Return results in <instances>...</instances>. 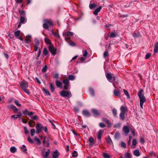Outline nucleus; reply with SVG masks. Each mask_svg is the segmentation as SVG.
<instances>
[{"label": "nucleus", "mask_w": 158, "mask_h": 158, "mask_svg": "<svg viewBox=\"0 0 158 158\" xmlns=\"http://www.w3.org/2000/svg\"><path fill=\"white\" fill-rule=\"evenodd\" d=\"M19 12L21 15H25V13L23 10H19Z\"/></svg>", "instance_id": "53"}, {"label": "nucleus", "mask_w": 158, "mask_h": 158, "mask_svg": "<svg viewBox=\"0 0 158 158\" xmlns=\"http://www.w3.org/2000/svg\"><path fill=\"white\" fill-rule=\"evenodd\" d=\"M70 45L74 47L76 45V44L73 42H72L71 40H70Z\"/></svg>", "instance_id": "54"}, {"label": "nucleus", "mask_w": 158, "mask_h": 158, "mask_svg": "<svg viewBox=\"0 0 158 158\" xmlns=\"http://www.w3.org/2000/svg\"><path fill=\"white\" fill-rule=\"evenodd\" d=\"M124 157L125 158H132V155L130 153L125 152L124 153Z\"/></svg>", "instance_id": "20"}, {"label": "nucleus", "mask_w": 158, "mask_h": 158, "mask_svg": "<svg viewBox=\"0 0 158 158\" xmlns=\"http://www.w3.org/2000/svg\"><path fill=\"white\" fill-rule=\"evenodd\" d=\"M69 80L68 79H66L63 81V82L64 84V89H66L69 87Z\"/></svg>", "instance_id": "10"}, {"label": "nucleus", "mask_w": 158, "mask_h": 158, "mask_svg": "<svg viewBox=\"0 0 158 158\" xmlns=\"http://www.w3.org/2000/svg\"><path fill=\"white\" fill-rule=\"evenodd\" d=\"M112 113L114 117H116L117 116V110L115 108H113L112 110Z\"/></svg>", "instance_id": "30"}, {"label": "nucleus", "mask_w": 158, "mask_h": 158, "mask_svg": "<svg viewBox=\"0 0 158 158\" xmlns=\"http://www.w3.org/2000/svg\"><path fill=\"white\" fill-rule=\"evenodd\" d=\"M51 91L52 92H53L54 91V88L52 83H51L50 86Z\"/></svg>", "instance_id": "48"}, {"label": "nucleus", "mask_w": 158, "mask_h": 158, "mask_svg": "<svg viewBox=\"0 0 158 158\" xmlns=\"http://www.w3.org/2000/svg\"><path fill=\"white\" fill-rule=\"evenodd\" d=\"M123 131L126 135L128 134L129 132V128L128 127L126 126H125L123 127Z\"/></svg>", "instance_id": "9"}, {"label": "nucleus", "mask_w": 158, "mask_h": 158, "mask_svg": "<svg viewBox=\"0 0 158 158\" xmlns=\"http://www.w3.org/2000/svg\"><path fill=\"white\" fill-rule=\"evenodd\" d=\"M63 35L64 37L65 40L69 43V32H64Z\"/></svg>", "instance_id": "6"}, {"label": "nucleus", "mask_w": 158, "mask_h": 158, "mask_svg": "<svg viewBox=\"0 0 158 158\" xmlns=\"http://www.w3.org/2000/svg\"><path fill=\"white\" fill-rule=\"evenodd\" d=\"M44 41L46 44H49V45H50L51 44H52L51 43L50 40L47 38H45Z\"/></svg>", "instance_id": "31"}, {"label": "nucleus", "mask_w": 158, "mask_h": 158, "mask_svg": "<svg viewBox=\"0 0 158 158\" xmlns=\"http://www.w3.org/2000/svg\"><path fill=\"white\" fill-rule=\"evenodd\" d=\"M51 31L53 34L54 35L55 37L57 38L59 37V35L57 33H55L53 29Z\"/></svg>", "instance_id": "34"}, {"label": "nucleus", "mask_w": 158, "mask_h": 158, "mask_svg": "<svg viewBox=\"0 0 158 158\" xmlns=\"http://www.w3.org/2000/svg\"><path fill=\"white\" fill-rule=\"evenodd\" d=\"M96 6V5L94 3H92L89 5V7L90 9L94 8Z\"/></svg>", "instance_id": "38"}, {"label": "nucleus", "mask_w": 158, "mask_h": 158, "mask_svg": "<svg viewBox=\"0 0 158 158\" xmlns=\"http://www.w3.org/2000/svg\"><path fill=\"white\" fill-rule=\"evenodd\" d=\"M121 125V123H118L116 124H115L114 127L115 128H120Z\"/></svg>", "instance_id": "35"}, {"label": "nucleus", "mask_w": 158, "mask_h": 158, "mask_svg": "<svg viewBox=\"0 0 158 158\" xmlns=\"http://www.w3.org/2000/svg\"><path fill=\"white\" fill-rule=\"evenodd\" d=\"M16 115V117H15V118H21L22 116V114L20 112H19L18 114Z\"/></svg>", "instance_id": "58"}, {"label": "nucleus", "mask_w": 158, "mask_h": 158, "mask_svg": "<svg viewBox=\"0 0 158 158\" xmlns=\"http://www.w3.org/2000/svg\"><path fill=\"white\" fill-rule=\"evenodd\" d=\"M15 103L17 106L20 107L21 106V105L19 103V102L17 100H15Z\"/></svg>", "instance_id": "50"}, {"label": "nucleus", "mask_w": 158, "mask_h": 158, "mask_svg": "<svg viewBox=\"0 0 158 158\" xmlns=\"http://www.w3.org/2000/svg\"><path fill=\"white\" fill-rule=\"evenodd\" d=\"M121 147L124 148H126V144L124 142H121Z\"/></svg>", "instance_id": "63"}, {"label": "nucleus", "mask_w": 158, "mask_h": 158, "mask_svg": "<svg viewBox=\"0 0 158 158\" xmlns=\"http://www.w3.org/2000/svg\"><path fill=\"white\" fill-rule=\"evenodd\" d=\"M35 140L37 142V144H40V139L36 137H35Z\"/></svg>", "instance_id": "51"}, {"label": "nucleus", "mask_w": 158, "mask_h": 158, "mask_svg": "<svg viewBox=\"0 0 158 158\" xmlns=\"http://www.w3.org/2000/svg\"><path fill=\"white\" fill-rule=\"evenodd\" d=\"M99 126L100 127L102 128H104L106 126L105 124L102 123H100L99 124Z\"/></svg>", "instance_id": "59"}, {"label": "nucleus", "mask_w": 158, "mask_h": 158, "mask_svg": "<svg viewBox=\"0 0 158 158\" xmlns=\"http://www.w3.org/2000/svg\"><path fill=\"white\" fill-rule=\"evenodd\" d=\"M123 91L124 94L127 96V98H130V97L128 92L125 89H123Z\"/></svg>", "instance_id": "28"}, {"label": "nucleus", "mask_w": 158, "mask_h": 158, "mask_svg": "<svg viewBox=\"0 0 158 158\" xmlns=\"http://www.w3.org/2000/svg\"><path fill=\"white\" fill-rule=\"evenodd\" d=\"M102 7L101 6H99L98 8H97L95 10L94 13V14L95 15H98V12L100 11Z\"/></svg>", "instance_id": "18"}, {"label": "nucleus", "mask_w": 158, "mask_h": 158, "mask_svg": "<svg viewBox=\"0 0 158 158\" xmlns=\"http://www.w3.org/2000/svg\"><path fill=\"white\" fill-rule=\"evenodd\" d=\"M52 156L53 158H57L59 156V153L57 150L53 152Z\"/></svg>", "instance_id": "16"}, {"label": "nucleus", "mask_w": 158, "mask_h": 158, "mask_svg": "<svg viewBox=\"0 0 158 158\" xmlns=\"http://www.w3.org/2000/svg\"><path fill=\"white\" fill-rule=\"evenodd\" d=\"M60 93V95L63 97H66L68 96L69 94L68 91L64 90H63Z\"/></svg>", "instance_id": "11"}, {"label": "nucleus", "mask_w": 158, "mask_h": 158, "mask_svg": "<svg viewBox=\"0 0 158 158\" xmlns=\"http://www.w3.org/2000/svg\"><path fill=\"white\" fill-rule=\"evenodd\" d=\"M50 150L49 149L47 150V151L42 153V155L43 158H48V156L49 154Z\"/></svg>", "instance_id": "8"}, {"label": "nucleus", "mask_w": 158, "mask_h": 158, "mask_svg": "<svg viewBox=\"0 0 158 158\" xmlns=\"http://www.w3.org/2000/svg\"><path fill=\"white\" fill-rule=\"evenodd\" d=\"M71 131H72V133H73V134L74 135L76 136H77L78 137L79 135V134L76 132L74 130H71Z\"/></svg>", "instance_id": "57"}, {"label": "nucleus", "mask_w": 158, "mask_h": 158, "mask_svg": "<svg viewBox=\"0 0 158 158\" xmlns=\"http://www.w3.org/2000/svg\"><path fill=\"white\" fill-rule=\"evenodd\" d=\"M114 138L116 139H118L120 137V134L118 131L116 132L114 135Z\"/></svg>", "instance_id": "37"}, {"label": "nucleus", "mask_w": 158, "mask_h": 158, "mask_svg": "<svg viewBox=\"0 0 158 158\" xmlns=\"http://www.w3.org/2000/svg\"><path fill=\"white\" fill-rule=\"evenodd\" d=\"M102 120L104 122L106 123L107 124H109L110 123L109 121L106 118H102Z\"/></svg>", "instance_id": "45"}, {"label": "nucleus", "mask_w": 158, "mask_h": 158, "mask_svg": "<svg viewBox=\"0 0 158 158\" xmlns=\"http://www.w3.org/2000/svg\"><path fill=\"white\" fill-rule=\"evenodd\" d=\"M92 111L94 116L95 117H96L99 116V113L97 110L95 109H92Z\"/></svg>", "instance_id": "14"}, {"label": "nucleus", "mask_w": 158, "mask_h": 158, "mask_svg": "<svg viewBox=\"0 0 158 158\" xmlns=\"http://www.w3.org/2000/svg\"><path fill=\"white\" fill-rule=\"evenodd\" d=\"M35 128H36V133L37 134H38L41 132L43 128V126L41 124L37 123L36 125Z\"/></svg>", "instance_id": "3"}, {"label": "nucleus", "mask_w": 158, "mask_h": 158, "mask_svg": "<svg viewBox=\"0 0 158 158\" xmlns=\"http://www.w3.org/2000/svg\"><path fill=\"white\" fill-rule=\"evenodd\" d=\"M48 49L51 53L53 55L56 54V49L54 48L53 44H51L48 47Z\"/></svg>", "instance_id": "2"}, {"label": "nucleus", "mask_w": 158, "mask_h": 158, "mask_svg": "<svg viewBox=\"0 0 158 158\" xmlns=\"http://www.w3.org/2000/svg\"><path fill=\"white\" fill-rule=\"evenodd\" d=\"M31 135L32 136H34L35 133V130L34 129H32L30 130Z\"/></svg>", "instance_id": "46"}, {"label": "nucleus", "mask_w": 158, "mask_h": 158, "mask_svg": "<svg viewBox=\"0 0 158 158\" xmlns=\"http://www.w3.org/2000/svg\"><path fill=\"white\" fill-rule=\"evenodd\" d=\"M120 113H126L128 111V109L126 106H122L120 108Z\"/></svg>", "instance_id": "7"}, {"label": "nucleus", "mask_w": 158, "mask_h": 158, "mask_svg": "<svg viewBox=\"0 0 158 158\" xmlns=\"http://www.w3.org/2000/svg\"><path fill=\"white\" fill-rule=\"evenodd\" d=\"M47 69V66L45 65L42 69V71L43 72H45L46 71Z\"/></svg>", "instance_id": "62"}, {"label": "nucleus", "mask_w": 158, "mask_h": 158, "mask_svg": "<svg viewBox=\"0 0 158 158\" xmlns=\"http://www.w3.org/2000/svg\"><path fill=\"white\" fill-rule=\"evenodd\" d=\"M44 22L47 23L48 26H51L52 25V21L49 19H45Z\"/></svg>", "instance_id": "22"}, {"label": "nucleus", "mask_w": 158, "mask_h": 158, "mask_svg": "<svg viewBox=\"0 0 158 158\" xmlns=\"http://www.w3.org/2000/svg\"><path fill=\"white\" fill-rule=\"evenodd\" d=\"M109 54L108 52V51H105L103 54V57L104 58H106L107 56H108Z\"/></svg>", "instance_id": "42"}, {"label": "nucleus", "mask_w": 158, "mask_h": 158, "mask_svg": "<svg viewBox=\"0 0 158 158\" xmlns=\"http://www.w3.org/2000/svg\"><path fill=\"white\" fill-rule=\"evenodd\" d=\"M117 35V32H112L110 33V38H114L116 37Z\"/></svg>", "instance_id": "25"}, {"label": "nucleus", "mask_w": 158, "mask_h": 158, "mask_svg": "<svg viewBox=\"0 0 158 158\" xmlns=\"http://www.w3.org/2000/svg\"><path fill=\"white\" fill-rule=\"evenodd\" d=\"M27 140L30 143H33V141L31 139L30 136L28 137Z\"/></svg>", "instance_id": "49"}, {"label": "nucleus", "mask_w": 158, "mask_h": 158, "mask_svg": "<svg viewBox=\"0 0 158 158\" xmlns=\"http://www.w3.org/2000/svg\"><path fill=\"white\" fill-rule=\"evenodd\" d=\"M43 92H44L47 95H50V94L48 90L45 89L44 88H43Z\"/></svg>", "instance_id": "36"}, {"label": "nucleus", "mask_w": 158, "mask_h": 158, "mask_svg": "<svg viewBox=\"0 0 158 158\" xmlns=\"http://www.w3.org/2000/svg\"><path fill=\"white\" fill-rule=\"evenodd\" d=\"M103 132V131L102 130H99L97 133V138L99 140H101V136L102 134V133Z\"/></svg>", "instance_id": "13"}, {"label": "nucleus", "mask_w": 158, "mask_h": 158, "mask_svg": "<svg viewBox=\"0 0 158 158\" xmlns=\"http://www.w3.org/2000/svg\"><path fill=\"white\" fill-rule=\"evenodd\" d=\"M48 53V51L47 49L46 48H44L43 50V54L44 55L46 56Z\"/></svg>", "instance_id": "52"}, {"label": "nucleus", "mask_w": 158, "mask_h": 158, "mask_svg": "<svg viewBox=\"0 0 158 158\" xmlns=\"http://www.w3.org/2000/svg\"><path fill=\"white\" fill-rule=\"evenodd\" d=\"M23 129L24 130V132L25 134H28V131L27 127H24Z\"/></svg>", "instance_id": "64"}, {"label": "nucleus", "mask_w": 158, "mask_h": 158, "mask_svg": "<svg viewBox=\"0 0 158 158\" xmlns=\"http://www.w3.org/2000/svg\"><path fill=\"white\" fill-rule=\"evenodd\" d=\"M35 123V122L34 121H33L32 120H30L28 122V125H29V126L31 127H32V123Z\"/></svg>", "instance_id": "61"}, {"label": "nucleus", "mask_w": 158, "mask_h": 158, "mask_svg": "<svg viewBox=\"0 0 158 158\" xmlns=\"http://www.w3.org/2000/svg\"><path fill=\"white\" fill-rule=\"evenodd\" d=\"M72 156L74 157H77L78 156L77 153L76 151H74L72 153Z\"/></svg>", "instance_id": "44"}, {"label": "nucleus", "mask_w": 158, "mask_h": 158, "mask_svg": "<svg viewBox=\"0 0 158 158\" xmlns=\"http://www.w3.org/2000/svg\"><path fill=\"white\" fill-rule=\"evenodd\" d=\"M114 95L117 97H120V92L119 90L114 89L113 91Z\"/></svg>", "instance_id": "12"}, {"label": "nucleus", "mask_w": 158, "mask_h": 158, "mask_svg": "<svg viewBox=\"0 0 158 158\" xmlns=\"http://www.w3.org/2000/svg\"><path fill=\"white\" fill-rule=\"evenodd\" d=\"M89 141L90 143V145L92 146L94 144V139L92 137H90L89 139Z\"/></svg>", "instance_id": "23"}, {"label": "nucleus", "mask_w": 158, "mask_h": 158, "mask_svg": "<svg viewBox=\"0 0 158 158\" xmlns=\"http://www.w3.org/2000/svg\"><path fill=\"white\" fill-rule=\"evenodd\" d=\"M89 92L92 95L94 96L95 94V93L94 90L92 88H90L89 89Z\"/></svg>", "instance_id": "40"}, {"label": "nucleus", "mask_w": 158, "mask_h": 158, "mask_svg": "<svg viewBox=\"0 0 158 158\" xmlns=\"http://www.w3.org/2000/svg\"><path fill=\"white\" fill-rule=\"evenodd\" d=\"M133 36L134 38H136L140 36V35L139 32H137V33L134 32L133 34Z\"/></svg>", "instance_id": "33"}, {"label": "nucleus", "mask_w": 158, "mask_h": 158, "mask_svg": "<svg viewBox=\"0 0 158 158\" xmlns=\"http://www.w3.org/2000/svg\"><path fill=\"white\" fill-rule=\"evenodd\" d=\"M39 42L38 40L35 39V45L39 46Z\"/></svg>", "instance_id": "55"}, {"label": "nucleus", "mask_w": 158, "mask_h": 158, "mask_svg": "<svg viewBox=\"0 0 158 158\" xmlns=\"http://www.w3.org/2000/svg\"><path fill=\"white\" fill-rule=\"evenodd\" d=\"M56 84L57 87L61 88H62V85L61 82L58 81H56Z\"/></svg>", "instance_id": "21"}, {"label": "nucleus", "mask_w": 158, "mask_h": 158, "mask_svg": "<svg viewBox=\"0 0 158 158\" xmlns=\"http://www.w3.org/2000/svg\"><path fill=\"white\" fill-rule=\"evenodd\" d=\"M25 18L23 16H21L20 19V23H23L25 22Z\"/></svg>", "instance_id": "41"}, {"label": "nucleus", "mask_w": 158, "mask_h": 158, "mask_svg": "<svg viewBox=\"0 0 158 158\" xmlns=\"http://www.w3.org/2000/svg\"><path fill=\"white\" fill-rule=\"evenodd\" d=\"M106 77L107 80L110 82H113L115 81L114 78H113L111 75L109 73H107L106 74Z\"/></svg>", "instance_id": "5"}, {"label": "nucleus", "mask_w": 158, "mask_h": 158, "mask_svg": "<svg viewBox=\"0 0 158 158\" xmlns=\"http://www.w3.org/2000/svg\"><path fill=\"white\" fill-rule=\"evenodd\" d=\"M125 114L124 113H120L119 114L120 118L122 120H123L125 119Z\"/></svg>", "instance_id": "24"}, {"label": "nucleus", "mask_w": 158, "mask_h": 158, "mask_svg": "<svg viewBox=\"0 0 158 158\" xmlns=\"http://www.w3.org/2000/svg\"><path fill=\"white\" fill-rule=\"evenodd\" d=\"M104 157L105 158H110V156L107 153H104L103 154Z\"/></svg>", "instance_id": "60"}, {"label": "nucleus", "mask_w": 158, "mask_h": 158, "mask_svg": "<svg viewBox=\"0 0 158 158\" xmlns=\"http://www.w3.org/2000/svg\"><path fill=\"white\" fill-rule=\"evenodd\" d=\"M143 90L140 89L137 93V95L139 98L140 105L142 109L143 108V106L144 102L146 101V98L143 94Z\"/></svg>", "instance_id": "1"}, {"label": "nucleus", "mask_w": 158, "mask_h": 158, "mask_svg": "<svg viewBox=\"0 0 158 158\" xmlns=\"http://www.w3.org/2000/svg\"><path fill=\"white\" fill-rule=\"evenodd\" d=\"M22 151L24 152H26L27 149L26 148V146L23 145L22 147L21 148Z\"/></svg>", "instance_id": "39"}, {"label": "nucleus", "mask_w": 158, "mask_h": 158, "mask_svg": "<svg viewBox=\"0 0 158 158\" xmlns=\"http://www.w3.org/2000/svg\"><path fill=\"white\" fill-rule=\"evenodd\" d=\"M83 114L86 117H89L90 116V113L87 110H84L82 111Z\"/></svg>", "instance_id": "15"}, {"label": "nucleus", "mask_w": 158, "mask_h": 158, "mask_svg": "<svg viewBox=\"0 0 158 158\" xmlns=\"http://www.w3.org/2000/svg\"><path fill=\"white\" fill-rule=\"evenodd\" d=\"M154 51L155 53L158 52V43L155 44Z\"/></svg>", "instance_id": "26"}, {"label": "nucleus", "mask_w": 158, "mask_h": 158, "mask_svg": "<svg viewBox=\"0 0 158 158\" xmlns=\"http://www.w3.org/2000/svg\"><path fill=\"white\" fill-rule=\"evenodd\" d=\"M48 25L45 22V23L43 25V27L45 29H48L49 28Z\"/></svg>", "instance_id": "47"}, {"label": "nucleus", "mask_w": 158, "mask_h": 158, "mask_svg": "<svg viewBox=\"0 0 158 158\" xmlns=\"http://www.w3.org/2000/svg\"><path fill=\"white\" fill-rule=\"evenodd\" d=\"M23 114L25 115H28L29 111L27 110H23Z\"/></svg>", "instance_id": "56"}, {"label": "nucleus", "mask_w": 158, "mask_h": 158, "mask_svg": "<svg viewBox=\"0 0 158 158\" xmlns=\"http://www.w3.org/2000/svg\"><path fill=\"white\" fill-rule=\"evenodd\" d=\"M137 144L136 139H133L132 140V145L131 146V148L133 149L135 148Z\"/></svg>", "instance_id": "19"}, {"label": "nucleus", "mask_w": 158, "mask_h": 158, "mask_svg": "<svg viewBox=\"0 0 158 158\" xmlns=\"http://www.w3.org/2000/svg\"><path fill=\"white\" fill-rule=\"evenodd\" d=\"M20 33V30H18L14 32L15 35L17 38L19 36Z\"/></svg>", "instance_id": "32"}, {"label": "nucleus", "mask_w": 158, "mask_h": 158, "mask_svg": "<svg viewBox=\"0 0 158 158\" xmlns=\"http://www.w3.org/2000/svg\"><path fill=\"white\" fill-rule=\"evenodd\" d=\"M83 56L85 57H86L88 55V52L86 50H84L83 51Z\"/></svg>", "instance_id": "43"}, {"label": "nucleus", "mask_w": 158, "mask_h": 158, "mask_svg": "<svg viewBox=\"0 0 158 158\" xmlns=\"http://www.w3.org/2000/svg\"><path fill=\"white\" fill-rule=\"evenodd\" d=\"M134 155L136 156H139L140 155V152L139 150L136 149L133 151Z\"/></svg>", "instance_id": "17"}, {"label": "nucleus", "mask_w": 158, "mask_h": 158, "mask_svg": "<svg viewBox=\"0 0 158 158\" xmlns=\"http://www.w3.org/2000/svg\"><path fill=\"white\" fill-rule=\"evenodd\" d=\"M16 150L17 149L15 147H12L10 149V152L12 153H15Z\"/></svg>", "instance_id": "29"}, {"label": "nucleus", "mask_w": 158, "mask_h": 158, "mask_svg": "<svg viewBox=\"0 0 158 158\" xmlns=\"http://www.w3.org/2000/svg\"><path fill=\"white\" fill-rule=\"evenodd\" d=\"M20 85L21 88L23 89L27 88L28 86L27 82L25 81H22L20 84Z\"/></svg>", "instance_id": "4"}, {"label": "nucleus", "mask_w": 158, "mask_h": 158, "mask_svg": "<svg viewBox=\"0 0 158 158\" xmlns=\"http://www.w3.org/2000/svg\"><path fill=\"white\" fill-rule=\"evenodd\" d=\"M31 38V36L29 35H28L26 37V38L25 39L26 42L27 43H29L30 42L31 40L30 39V38Z\"/></svg>", "instance_id": "27"}]
</instances>
